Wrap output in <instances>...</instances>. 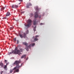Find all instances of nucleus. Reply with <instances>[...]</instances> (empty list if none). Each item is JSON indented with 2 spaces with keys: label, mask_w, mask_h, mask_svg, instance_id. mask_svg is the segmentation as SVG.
<instances>
[{
  "label": "nucleus",
  "mask_w": 74,
  "mask_h": 74,
  "mask_svg": "<svg viewBox=\"0 0 74 74\" xmlns=\"http://www.w3.org/2000/svg\"><path fill=\"white\" fill-rule=\"evenodd\" d=\"M26 34H25V33H24L23 37L24 38H25V37H26Z\"/></svg>",
  "instance_id": "nucleus-17"
},
{
  "label": "nucleus",
  "mask_w": 74,
  "mask_h": 74,
  "mask_svg": "<svg viewBox=\"0 0 74 74\" xmlns=\"http://www.w3.org/2000/svg\"><path fill=\"white\" fill-rule=\"evenodd\" d=\"M26 7L27 8H29L28 5H27Z\"/></svg>",
  "instance_id": "nucleus-35"
},
{
  "label": "nucleus",
  "mask_w": 74,
  "mask_h": 74,
  "mask_svg": "<svg viewBox=\"0 0 74 74\" xmlns=\"http://www.w3.org/2000/svg\"><path fill=\"white\" fill-rule=\"evenodd\" d=\"M24 58H24L25 59H26V57H24Z\"/></svg>",
  "instance_id": "nucleus-40"
},
{
  "label": "nucleus",
  "mask_w": 74,
  "mask_h": 74,
  "mask_svg": "<svg viewBox=\"0 0 74 74\" xmlns=\"http://www.w3.org/2000/svg\"><path fill=\"white\" fill-rule=\"evenodd\" d=\"M11 15V14H10V12H8L6 14V16H10Z\"/></svg>",
  "instance_id": "nucleus-6"
},
{
  "label": "nucleus",
  "mask_w": 74,
  "mask_h": 74,
  "mask_svg": "<svg viewBox=\"0 0 74 74\" xmlns=\"http://www.w3.org/2000/svg\"><path fill=\"white\" fill-rule=\"evenodd\" d=\"M20 1H22V0H20Z\"/></svg>",
  "instance_id": "nucleus-38"
},
{
  "label": "nucleus",
  "mask_w": 74,
  "mask_h": 74,
  "mask_svg": "<svg viewBox=\"0 0 74 74\" xmlns=\"http://www.w3.org/2000/svg\"><path fill=\"white\" fill-rule=\"evenodd\" d=\"M39 37V36L38 35H36L35 36V38H38V37Z\"/></svg>",
  "instance_id": "nucleus-26"
},
{
  "label": "nucleus",
  "mask_w": 74,
  "mask_h": 74,
  "mask_svg": "<svg viewBox=\"0 0 74 74\" xmlns=\"http://www.w3.org/2000/svg\"><path fill=\"white\" fill-rule=\"evenodd\" d=\"M31 46H31V45H29L28 46H27V47L28 48H30V47H31Z\"/></svg>",
  "instance_id": "nucleus-20"
},
{
  "label": "nucleus",
  "mask_w": 74,
  "mask_h": 74,
  "mask_svg": "<svg viewBox=\"0 0 74 74\" xmlns=\"http://www.w3.org/2000/svg\"><path fill=\"white\" fill-rule=\"evenodd\" d=\"M2 19H8V18H7V17H5L3 18Z\"/></svg>",
  "instance_id": "nucleus-16"
},
{
  "label": "nucleus",
  "mask_w": 74,
  "mask_h": 74,
  "mask_svg": "<svg viewBox=\"0 0 74 74\" xmlns=\"http://www.w3.org/2000/svg\"><path fill=\"white\" fill-rule=\"evenodd\" d=\"M35 10H36V11L37 10H38V6H36L35 7Z\"/></svg>",
  "instance_id": "nucleus-10"
},
{
  "label": "nucleus",
  "mask_w": 74,
  "mask_h": 74,
  "mask_svg": "<svg viewBox=\"0 0 74 74\" xmlns=\"http://www.w3.org/2000/svg\"><path fill=\"white\" fill-rule=\"evenodd\" d=\"M18 7V5H15L14 8H17Z\"/></svg>",
  "instance_id": "nucleus-15"
},
{
  "label": "nucleus",
  "mask_w": 74,
  "mask_h": 74,
  "mask_svg": "<svg viewBox=\"0 0 74 74\" xmlns=\"http://www.w3.org/2000/svg\"><path fill=\"white\" fill-rule=\"evenodd\" d=\"M38 39L36 38H35L34 39V41H38Z\"/></svg>",
  "instance_id": "nucleus-11"
},
{
  "label": "nucleus",
  "mask_w": 74,
  "mask_h": 74,
  "mask_svg": "<svg viewBox=\"0 0 74 74\" xmlns=\"http://www.w3.org/2000/svg\"><path fill=\"white\" fill-rule=\"evenodd\" d=\"M15 50L14 51L16 52H17L18 53L17 54L15 53V54H18L19 55H20V54H22L21 53H20V50H18V47H16L15 48Z\"/></svg>",
  "instance_id": "nucleus-4"
},
{
  "label": "nucleus",
  "mask_w": 74,
  "mask_h": 74,
  "mask_svg": "<svg viewBox=\"0 0 74 74\" xmlns=\"http://www.w3.org/2000/svg\"><path fill=\"white\" fill-rule=\"evenodd\" d=\"M44 25V23H40V25Z\"/></svg>",
  "instance_id": "nucleus-28"
},
{
  "label": "nucleus",
  "mask_w": 74,
  "mask_h": 74,
  "mask_svg": "<svg viewBox=\"0 0 74 74\" xmlns=\"http://www.w3.org/2000/svg\"><path fill=\"white\" fill-rule=\"evenodd\" d=\"M13 28H14V27H10V30H12V29H13Z\"/></svg>",
  "instance_id": "nucleus-22"
},
{
  "label": "nucleus",
  "mask_w": 74,
  "mask_h": 74,
  "mask_svg": "<svg viewBox=\"0 0 74 74\" xmlns=\"http://www.w3.org/2000/svg\"><path fill=\"white\" fill-rule=\"evenodd\" d=\"M29 5H32V4H31L30 3H29Z\"/></svg>",
  "instance_id": "nucleus-34"
},
{
  "label": "nucleus",
  "mask_w": 74,
  "mask_h": 74,
  "mask_svg": "<svg viewBox=\"0 0 74 74\" xmlns=\"http://www.w3.org/2000/svg\"><path fill=\"white\" fill-rule=\"evenodd\" d=\"M8 53L9 55H11V54H12V53H14V54H15V53L17 54L18 53L17 51L16 52H15L14 50H13L12 51V52H8Z\"/></svg>",
  "instance_id": "nucleus-5"
},
{
  "label": "nucleus",
  "mask_w": 74,
  "mask_h": 74,
  "mask_svg": "<svg viewBox=\"0 0 74 74\" xmlns=\"http://www.w3.org/2000/svg\"><path fill=\"white\" fill-rule=\"evenodd\" d=\"M19 63H21V61L16 60L13 63V64L16 65V67H14L12 69L10 70V73H12L13 72V70H14L13 73H19V69L22 66V64H21V66H19Z\"/></svg>",
  "instance_id": "nucleus-1"
},
{
  "label": "nucleus",
  "mask_w": 74,
  "mask_h": 74,
  "mask_svg": "<svg viewBox=\"0 0 74 74\" xmlns=\"http://www.w3.org/2000/svg\"><path fill=\"white\" fill-rule=\"evenodd\" d=\"M26 55L25 54L23 55L22 57H21V59H23L24 58H25V57H26Z\"/></svg>",
  "instance_id": "nucleus-8"
},
{
  "label": "nucleus",
  "mask_w": 74,
  "mask_h": 74,
  "mask_svg": "<svg viewBox=\"0 0 74 74\" xmlns=\"http://www.w3.org/2000/svg\"><path fill=\"white\" fill-rule=\"evenodd\" d=\"M28 59H29V58L28 57L26 59V60H28Z\"/></svg>",
  "instance_id": "nucleus-36"
},
{
  "label": "nucleus",
  "mask_w": 74,
  "mask_h": 74,
  "mask_svg": "<svg viewBox=\"0 0 74 74\" xmlns=\"http://www.w3.org/2000/svg\"><path fill=\"white\" fill-rule=\"evenodd\" d=\"M13 40H14V41H16V38H14Z\"/></svg>",
  "instance_id": "nucleus-25"
},
{
  "label": "nucleus",
  "mask_w": 74,
  "mask_h": 74,
  "mask_svg": "<svg viewBox=\"0 0 74 74\" xmlns=\"http://www.w3.org/2000/svg\"><path fill=\"white\" fill-rule=\"evenodd\" d=\"M4 69L5 70H7V65H5L4 67Z\"/></svg>",
  "instance_id": "nucleus-9"
},
{
  "label": "nucleus",
  "mask_w": 74,
  "mask_h": 74,
  "mask_svg": "<svg viewBox=\"0 0 74 74\" xmlns=\"http://www.w3.org/2000/svg\"><path fill=\"white\" fill-rule=\"evenodd\" d=\"M10 64L9 62H6V66H8V64Z\"/></svg>",
  "instance_id": "nucleus-23"
},
{
  "label": "nucleus",
  "mask_w": 74,
  "mask_h": 74,
  "mask_svg": "<svg viewBox=\"0 0 74 74\" xmlns=\"http://www.w3.org/2000/svg\"><path fill=\"white\" fill-rule=\"evenodd\" d=\"M4 65V64L3 63H0V66H1V67L3 66V65Z\"/></svg>",
  "instance_id": "nucleus-14"
},
{
  "label": "nucleus",
  "mask_w": 74,
  "mask_h": 74,
  "mask_svg": "<svg viewBox=\"0 0 74 74\" xmlns=\"http://www.w3.org/2000/svg\"><path fill=\"white\" fill-rule=\"evenodd\" d=\"M26 49L27 51H29V48L28 47H27H27L26 46Z\"/></svg>",
  "instance_id": "nucleus-21"
},
{
  "label": "nucleus",
  "mask_w": 74,
  "mask_h": 74,
  "mask_svg": "<svg viewBox=\"0 0 74 74\" xmlns=\"http://www.w3.org/2000/svg\"><path fill=\"white\" fill-rule=\"evenodd\" d=\"M4 62L5 63H6L7 62V60H5Z\"/></svg>",
  "instance_id": "nucleus-27"
},
{
  "label": "nucleus",
  "mask_w": 74,
  "mask_h": 74,
  "mask_svg": "<svg viewBox=\"0 0 74 74\" xmlns=\"http://www.w3.org/2000/svg\"><path fill=\"white\" fill-rule=\"evenodd\" d=\"M4 72L3 71H1L0 72L1 74H3V73Z\"/></svg>",
  "instance_id": "nucleus-31"
},
{
  "label": "nucleus",
  "mask_w": 74,
  "mask_h": 74,
  "mask_svg": "<svg viewBox=\"0 0 74 74\" xmlns=\"http://www.w3.org/2000/svg\"><path fill=\"white\" fill-rule=\"evenodd\" d=\"M33 37H34V36Z\"/></svg>",
  "instance_id": "nucleus-41"
},
{
  "label": "nucleus",
  "mask_w": 74,
  "mask_h": 74,
  "mask_svg": "<svg viewBox=\"0 0 74 74\" xmlns=\"http://www.w3.org/2000/svg\"><path fill=\"white\" fill-rule=\"evenodd\" d=\"M20 51V52H23V49H21Z\"/></svg>",
  "instance_id": "nucleus-24"
},
{
  "label": "nucleus",
  "mask_w": 74,
  "mask_h": 74,
  "mask_svg": "<svg viewBox=\"0 0 74 74\" xmlns=\"http://www.w3.org/2000/svg\"><path fill=\"white\" fill-rule=\"evenodd\" d=\"M19 36L21 38H23V34H20Z\"/></svg>",
  "instance_id": "nucleus-12"
},
{
  "label": "nucleus",
  "mask_w": 74,
  "mask_h": 74,
  "mask_svg": "<svg viewBox=\"0 0 74 74\" xmlns=\"http://www.w3.org/2000/svg\"><path fill=\"white\" fill-rule=\"evenodd\" d=\"M12 8H15V5H13L12 6Z\"/></svg>",
  "instance_id": "nucleus-18"
},
{
  "label": "nucleus",
  "mask_w": 74,
  "mask_h": 74,
  "mask_svg": "<svg viewBox=\"0 0 74 74\" xmlns=\"http://www.w3.org/2000/svg\"><path fill=\"white\" fill-rule=\"evenodd\" d=\"M38 17V12H36L35 13L34 18L35 19L33 21L34 22V25H37V22H36V18H37Z\"/></svg>",
  "instance_id": "nucleus-2"
},
{
  "label": "nucleus",
  "mask_w": 74,
  "mask_h": 74,
  "mask_svg": "<svg viewBox=\"0 0 74 74\" xmlns=\"http://www.w3.org/2000/svg\"><path fill=\"white\" fill-rule=\"evenodd\" d=\"M32 21L30 19H29L27 21V24L25 25V26L26 27H30L31 25H32Z\"/></svg>",
  "instance_id": "nucleus-3"
},
{
  "label": "nucleus",
  "mask_w": 74,
  "mask_h": 74,
  "mask_svg": "<svg viewBox=\"0 0 74 74\" xmlns=\"http://www.w3.org/2000/svg\"><path fill=\"white\" fill-rule=\"evenodd\" d=\"M24 12H21V14H23V13H24Z\"/></svg>",
  "instance_id": "nucleus-37"
},
{
  "label": "nucleus",
  "mask_w": 74,
  "mask_h": 74,
  "mask_svg": "<svg viewBox=\"0 0 74 74\" xmlns=\"http://www.w3.org/2000/svg\"><path fill=\"white\" fill-rule=\"evenodd\" d=\"M41 17V15H40L39 16V18H40Z\"/></svg>",
  "instance_id": "nucleus-33"
},
{
  "label": "nucleus",
  "mask_w": 74,
  "mask_h": 74,
  "mask_svg": "<svg viewBox=\"0 0 74 74\" xmlns=\"http://www.w3.org/2000/svg\"><path fill=\"white\" fill-rule=\"evenodd\" d=\"M35 45V43H34L33 44H31V46L32 47H33L34 46V45Z\"/></svg>",
  "instance_id": "nucleus-13"
},
{
  "label": "nucleus",
  "mask_w": 74,
  "mask_h": 74,
  "mask_svg": "<svg viewBox=\"0 0 74 74\" xmlns=\"http://www.w3.org/2000/svg\"><path fill=\"white\" fill-rule=\"evenodd\" d=\"M19 44V40H17V44Z\"/></svg>",
  "instance_id": "nucleus-29"
},
{
  "label": "nucleus",
  "mask_w": 74,
  "mask_h": 74,
  "mask_svg": "<svg viewBox=\"0 0 74 74\" xmlns=\"http://www.w3.org/2000/svg\"><path fill=\"white\" fill-rule=\"evenodd\" d=\"M35 27V28H36V26H35V27Z\"/></svg>",
  "instance_id": "nucleus-39"
},
{
  "label": "nucleus",
  "mask_w": 74,
  "mask_h": 74,
  "mask_svg": "<svg viewBox=\"0 0 74 74\" xmlns=\"http://www.w3.org/2000/svg\"><path fill=\"white\" fill-rule=\"evenodd\" d=\"M34 32H36V29L35 28H34Z\"/></svg>",
  "instance_id": "nucleus-32"
},
{
  "label": "nucleus",
  "mask_w": 74,
  "mask_h": 74,
  "mask_svg": "<svg viewBox=\"0 0 74 74\" xmlns=\"http://www.w3.org/2000/svg\"><path fill=\"white\" fill-rule=\"evenodd\" d=\"M26 33L27 34H28L29 33V30H27V31Z\"/></svg>",
  "instance_id": "nucleus-30"
},
{
  "label": "nucleus",
  "mask_w": 74,
  "mask_h": 74,
  "mask_svg": "<svg viewBox=\"0 0 74 74\" xmlns=\"http://www.w3.org/2000/svg\"><path fill=\"white\" fill-rule=\"evenodd\" d=\"M4 8H5L3 7L1 9V11H2V10H4Z\"/></svg>",
  "instance_id": "nucleus-19"
},
{
  "label": "nucleus",
  "mask_w": 74,
  "mask_h": 74,
  "mask_svg": "<svg viewBox=\"0 0 74 74\" xmlns=\"http://www.w3.org/2000/svg\"><path fill=\"white\" fill-rule=\"evenodd\" d=\"M23 44L24 45H26V47H27V46L28 45V44L26 42H23Z\"/></svg>",
  "instance_id": "nucleus-7"
}]
</instances>
